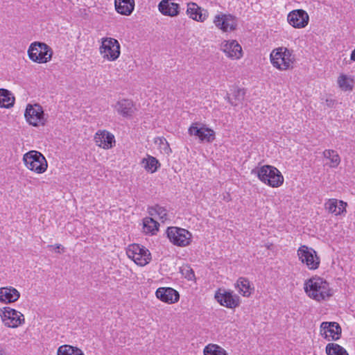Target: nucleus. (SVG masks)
Instances as JSON below:
<instances>
[{"label":"nucleus","instance_id":"obj_19","mask_svg":"<svg viewBox=\"0 0 355 355\" xmlns=\"http://www.w3.org/2000/svg\"><path fill=\"white\" fill-rule=\"evenodd\" d=\"M187 14L192 19L203 22L208 17L207 10H202L196 3L190 2L187 4Z\"/></svg>","mask_w":355,"mask_h":355},{"label":"nucleus","instance_id":"obj_28","mask_svg":"<svg viewBox=\"0 0 355 355\" xmlns=\"http://www.w3.org/2000/svg\"><path fill=\"white\" fill-rule=\"evenodd\" d=\"M236 287L239 292L245 297H248L252 292V288L250 282L245 277H240L236 282Z\"/></svg>","mask_w":355,"mask_h":355},{"label":"nucleus","instance_id":"obj_36","mask_svg":"<svg viewBox=\"0 0 355 355\" xmlns=\"http://www.w3.org/2000/svg\"><path fill=\"white\" fill-rule=\"evenodd\" d=\"M338 83L339 87L345 91L352 89V87L349 85L347 77L345 75H341L339 76Z\"/></svg>","mask_w":355,"mask_h":355},{"label":"nucleus","instance_id":"obj_30","mask_svg":"<svg viewBox=\"0 0 355 355\" xmlns=\"http://www.w3.org/2000/svg\"><path fill=\"white\" fill-rule=\"evenodd\" d=\"M141 164L146 171L152 173L155 172L159 166L158 160L155 157L150 155H148L147 158H144L141 161Z\"/></svg>","mask_w":355,"mask_h":355},{"label":"nucleus","instance_id":"obj_17","mask_svg":"<svg viewBox=\"0 0 355 355\" xmlns=\"http://www.w3.org/2000/svg\"><path fill=\"white\" fill-rule=\"evenodd\" d=\"M94 140L97 146L104 149L111 148L115 144L114 135L105 130L96 132Z\"/></svg>","mask_w":355,"mask_h":355},{"label":"nucleus","instance_id":"obj_14","mask_svg":"<svg viewBox=\"0 0 355 355\" xmlns=\"http://www.w3.org/2000/svg\"><path fill=\"white\" fill-rule=\"evenodd\" d=\"M309 15L303 10L291 11L288 15V21L292 26L297 28L305 27L309 22Z\"/></svg>","mask_w":355,"mask_h":355},{"label":"nucleus","instance_id":"obj_16","mask_svg":"<svg viewBox=\"0 0 355 355\" xmlns=\"http://www.w3.org/2000/svg\"><path fill=\"white\" fill-rule=\"evenodd\" d=\"M155 295L158 299L168 304L177 302L180 298L178 292L170 287L159 288Z\"/></svg>","mask_w":355,"mask_h":355},{"label":"nucleus","instance_id":"obj_38","mask_svg":"<svg viewBox=\"0 0 355 355\" xmlns=\"http://www.w3.org/2000/svg\"><path fill=\"white\" fill-rule=\"evenodd\" d=\"M49 248H53L56 250H58L56 252H58V253H60V249L61 248L62 245L60 244H55V245H49Z\"/></svg>","mask_w":355,"mask_h":355},{"label":"nucleus","instance_id":"obj_26","mask_svg":"<svg viewBox=\"0 0 355 355\" xmlns=\"http://www.w3.org/2000/svg\"><path fill=\"white\" fill-rule=\"evenodd\" d=\"M15 103V97L6 89H0V107L10 108Z\"/></svg>","mask_w":355,"mask_h":355},{"label":"nucleus","instance_id":"obj_23","mask_svg":"<svg viewBox=\"0 0 355 355\" xmlns=\"http://www.w3.org/2000/svg\"><path fill=\"white\" fill-rule=\"evenodd\" d=\"M346 202L335 198L329 199L325 203V209H327L329 212L334 214L336 216L340 215L344 211H346Z\"/></svg>","mask_w":355,"mask_h":355},{"label":"nucleus","instance_id":"obj_37","mask_svg":"<svg viewBox=\"0 0 355 355\" xmlns=\"http://www.w3.org/2000/svg\"><path fill=\"white\" fill-rule=\"evenodd\" d=\"M207 131L204 132L202 137L201 138V141L211 142L215 139L214 132L209 128H207Z\"/></svg>","mask_w":355,"mask_h":355},{"label":"nucleus","instance_id":"obj_22","mask_svg":"<svg viewBox=\"0 0 355 355\" xmlns=\"http://www.w3.org/2000/svg\"><path fill=\"white\" fill-rule=\"evenodd\" d=\"M115 109L123 117L132 116L136 110L133 102L128 99H122L118 101L115 105Z\"/></svg>","mask_w":355,"mask_h":355},{"label":"nucleus","instance_id":"obj_31","mask_svg":"<svg viewBox=\"0 0 355 355\" xmlns=\"http://www.w3.org/2000/svg\"><path fill=\"white\" fill-rule=\"evenodd\" d=\"M57 355H84V354L76 347L64 345L58 348Z\"/></svg>","mask_w":355,"mask_h":355},{"label":"nucleus","instance_id":"obj_43","mask_svg":"<svg viewBox=\"0 0 355 355\" xmlns=\"http://www.w3.org/2000/svg\"><path fill=\"white\" fill-rule=\"evenodd\" d=\"M187 277H188V279H191V277L190 275H188Z\"/></svg>","mask_w":355,"mask_h":355},{"label":"nucleus","instance_id":"obj_34","mask_svg":"<svg viewBox=\"0 0 355 355\" xmlns=\"http://www.w3.org/2000/svg\"><path fill=\"white\" fill-rule=\"evenodd\" d=\"M150 214L152 216L157 215L162 221L167 218V211L166 209L161 207L159 205H155L154 207H152L149 211Z\"/></svg>","mask_w":355,"mask_h":355},{"label":"nucleus","instance_id":"obj_24","mask_svg":"<svg viewBox=\"0 0 355 355\" xmlns=\"http://www.w3.org/2000/svg\"><path fill=\"white\" fill-rule=\"evenodd\" d=\"M134 0H115L116 10L123 15H130L134 10Z\"/></svg>","mask_w":355,"mask_h":355},{"label":"nucleus","instance_id":"obj_11","mask_svg":"<svg viewBox=\"0 0 355 355\" xmlns=\"http://www.w3.org/2000/svg\"><path fill=\"white\" fill-rule=\"evenodd\" d=\"M24 116L27 122L33 126H39L45 123L43 109L39 104L33 105L28 104L25 110Z\"/></svg>","mask_w":355,"mask_h":355},{"label":"nucleus","instance_id":"obj_29","mask_svg":"<svg viewBox=\"0 0 355 355\" xmlns=\"http://www.w3.org/2000/svg\"><path fill=\"white\" fill-rule=\"evenodd\" d=\"M143 229L146 234H155L158 231L159 223L152 218H146L143 222Z\"/></svg>","mask_w":355,"mask_h":355},{"label":"nucleus","instance_id":"obj_12","mask_svg":"<svg viewBox=\"0 0 355 355\" xmlns=\"http://www.w3.org/2000/svg\"><path fill=\"white\" fill-rule=\"evenodd\" d=\"M341 327L335 322H323L320 324V334L327 340H337L341 335Z\"/></svg>","mask_w":355,"mask_h":355},{"label":"nucleus","instance_id":"obj_3","mask_svg":"<svg viewBox=\"0 0 355 355\" xmlns=\"http://www.w3.org/2000/svg\"><path fill=\"white\" fill-rule=\"evenodd\" d=\"M257 173L259 179L263 183L272 187H278L284 182V177L277 168L274 166L265 165L252 171Z\"/></svg>","mask_w":355,"mask_h":355},{"label":"nucleus","instance_id":"obj_1","mask_svg":"<svg viewBox=\"0 0 355 355\" xmlns=\"http://www.w3.org/2000/svg\"><path fill=\"white\" fill-rule=\"evenodd\" d=\"M304 291L309 297L318 302L332 295L329 284L320 277H312L306 281Z\"/></svg>","mask_w":355,"mask_h":355},{"label":"nucleus","instance_id":"obj_2","mask_svg":"<svg viewBox=\"0 0 355 355\" xmlns=\"http://www.w3.org/2000/svg\"><path fill=\"white\" fill-rule=\"evenodd\" d=\"M270 57L272 66L282 71L292 68L295 61V57L292 51L286 47L274 49L272 51Z\"/></svg>","mask_w":355,"mask_h":355},{"label":"nucleus","instance_id":"obj_40","mask_svg":"<svg viewBox=\"0 0 355 355\" xmlns=\"http://www.w3.org/2000/svg\"><path fill=\"white\" fill-rule=\"evenodd\" d=\"M0 355H6V352L4 349L0 346Z\"/></svg>","mask_w":355,"mask_h":355},{"label":"nucleus","instance_id":"obj_32","mask_svg":"<svg viewBox=\"0 0 355 355\" xmlns=\"http://www.w3.org/2000/svg\"><path fill=\"white\" fill-rule=\"evenodd\" d=\"M325 351L327 355H349L345 348L334 343L327 344Z\"/></svg>","mask_w":355,"mask_h":355},{"label":"nucleus","instance_id":"obj_39","mask_svg":"<svg viewBox=\"0 0 355 355\" xmlns=\"http://www.w3.org/2000/svg\"><path fill=\"white\" fill-rule=\"evenodd\" d=\"M350 59H351V60L355 62V49L352 51V52L351 53Z\"/></svg>","mask_w":355,"mask_h":355},{"label":"nucleus","instance_id":"obj_7","mask_svg":"<svg viewBox=\"0 0 355 355\" xmlns=\"http://www.w3.org/2000/svg\"><path fill=\"white\" fill-rule=\"evenodd\" d=\"M166 234L169 241L177 246L185 247L191 242V234L184 228L169 227L166 230Z\"/></svg>","mask_w":355,"mask_h":355},{"label":"nucleus","instance_id":"obj_10","mask_svg":"<svg viewBox=\"0 0 355 355\" xmlns=\"http://www.w3.org/2000/svg\"><path fill=\"white\" fill-rule=\"evenodd\" d=\"M297 256L302 263L306 264L310 270L317 269L320 263L319 257L315 250L306 245H302L297 250Z\"/></svg>","mask_w":355,"mask_h":355},{"label":"nucleus","instance_id":"obj_20","mask_svg":"<svg viewBox=\"0 0 355 355\" xmlns=\"http://www.w3.org/2000/svg\"><path fill=\"white\" fill-rule=\"evenodd\" d=\"M159 12L166 16L175 17L180 12L178 3L172 2L171 0H162L158 5Z\"/></svg>","mask_w":355,"mask_h":355},{"label":"nucleus","instance_id":"obj_6","mask_svg":"<svg viewBox=\"0 0 355 355\" xmlns=\"http://www.w3.org/2000/svg\"><path fill=\"white\" fill-rule=\"evenodd\" d=\"M99 50L103 58L110 61L116 60L121 53L119 42L112 37L102 38Z\"/></svg>","mask_w":355,"mask_h":355},{"label":"nucleus","instance_id":"obj_27","mask_svg":"<svg viewBox=\"0 0 355 355\" xmlns=\"http://www.w3.org/2000/svg\"><path fill=\"white\" fill-rule=\"evenodd\" d=\"M322 155L324 158L330 161L329 167L336 168L340 164L341 159L336 150L327 149L323 151Z\"/></svg>","mask_w":355,"mask_h":355},{"label":"nucleus","instance_id":"obj_4","mask_svg":"<svg viewBox=\"0 0 355 355\" xmlns=\"http://www.w3.org/2000/svg\"><path fill=\"white\" fill-rule=\"evenodd\" d=\"M23 161L27 168L38 174L44 173L48 167L45 157L36 150H31L25 153Z\"/></svg>","mask_w":355,"mask_h":355},{"label":"nucleus","instance_id":"obj_41","mask_svg":"<svg viewBox=\"0 0 355 355\" xmlns=\"http://www.w3.org/2000/svg\"><path fill=\"white\" fill-rule=\"evenodd\" d=\"M332 103H333V101L331 100H330V101L327 100V105L331 106Z\"/></svg>","mask_w":355,"mask_h":355},{"label":"nucleus","instance_id":"obj_25","mask_svg":"<svg viewBox=\"0 0 355 355\" xmlns=\"http://www.w3.org/2000/svg\"><path fill=\"white\" fill-rule=\"evenodd\" d=\"M245 94L244 89L234 87L231 94H227L225 98L231 105L236 106L242 103Z\"/></svg>","mask_w":355,"mask_h":355},{"label":"nucleus","instance_id":"obj_42","mask_svg":"<svg viewBox=\"0 0 355 355\" xmlns=\"http://www.w3.org/2000/svg\"><path fill=\"white\" fill-rule=\"evenodd\" d=\"M191 275L192 276H194V273H193V272L192 271V270H191Z\"/></svg>","mask_w":355,"mask_h":355},{"label":"nucleus","instance_id":"obj_13","mask_svg":"<svg viewBox=\"0 0 355 355\" xmlns=\"http://www.w3.org/2000/svg\"><path fill=\"white\" fill-rule=\"evenodd\" d=\"M214 24L217 28L224 32L235 30L237 25L234 16L225 14L216 15L214 19Z\"/></svg>","mask_w":355,"mask_h":355},{"label":"nucleus","instance_id":"obj_15","mask_svg":"<svg viewBox=\"0 0 355 355\" xmlns=\"http://www.w3.org/2000/svg\"><path fill=\"white\" fill-rule=\"evenodd\" d=\"M215 298L222 306L230 309L235 308L239 304V297L232 295V292L225 291L223 293L216 292Z\"/></svg>","mask_w":355,"mask_h":355},{"label":"nucleus","instance_id":"obj_33","mask_svg":"<svg viewBox=\"0 0 355 355\" xmlns=\"http://www.w3.org/2000/svg\"><path fill=\"white\" fill-rule=\"evenodd\" d=\"M205 355H227L226 351L216 344H209L204 349Z\"/></svg>","mask_w":355,"mask_h":355},{"label":"nucleus","instance_id":"obj_35","mask_svg":"<svg viewBox=\"0 0 355 355\" xmlns=\"http://www.w3.org/2000/svg\"><path fill=\"white\" fill-rule=\"evenodd\" d=\"M206 131H207V128H198L197 123H193L189 128V135L198 137L200 141L204 132Z\"/></svg>","mask_w":355,"mask_h":355},{"label":"nucleus","instance_id":"obj_9","mask_svg":"<svg viewBox=\"0 0 355 355\" xmlns=\"http://www.w3.org/2000/svg\"><path fill=\"white\" fill-rule=\"evenodd\" d=\"M0 316L5 326L17 328L25 322L24 315L19 311L6 306L1 309Z\"/></svg>","mask_w":355,"mask_h":355},{"label":"nucleus","instance_id":"obj_21","mask_svg":"<svg viewBox=\"0 0 355 355\" xmlns=\"http://www.w3.org/2000/svg\"><path fill=\"white\" fill-rule=\"evenodd\" d=\"M19 297V292L12 286L0 288V302L3 303L15 302Z\"/></svg>","mask_w":355,"mask_h":355},{"label":"nucleus","instance_id":"obj_5","mask_svg":"<svg viewBox=\"0 0 355 355\" xmlns=\"http://www.w3.org/2000/svg\"><path fill=\"white\" fill-rule=\"evenodd\" d=\"M29 58L33 62L46 63L52 57V50L46 44L35 42L31 45L28 51Z\"/></svg>","mask_w":355,"mask_h":355},{"label":"nucleus","instance_id":"obj_18","mask_svg":"<svg viewBox=\"0 0 355 355\" xmlns=\"http://www.w3.org/2000/svg\"><path fill=\"white\" fill-rule=\"evenodd\" d=\"M223 52L232 59H239L242 56V49L235 40L225 42L221 46Z\"/></svg>","mask_w":355,"mask_h":355},{"label":"nucleus","instance_id":"obj_8","mask_svg":"<svg viewBox=\"0 0 355 355\" xmlns=\"http://www.w3.org/2000/svg\"><path fill=\"white\" fill-rule=\"evenodd\" d=\"M126 254L135 263L141 266H146L151 260V254L149 250L137 243L128 245Z\"/></svg>","mask_w":355,"mask_h":355}]
</instances>
